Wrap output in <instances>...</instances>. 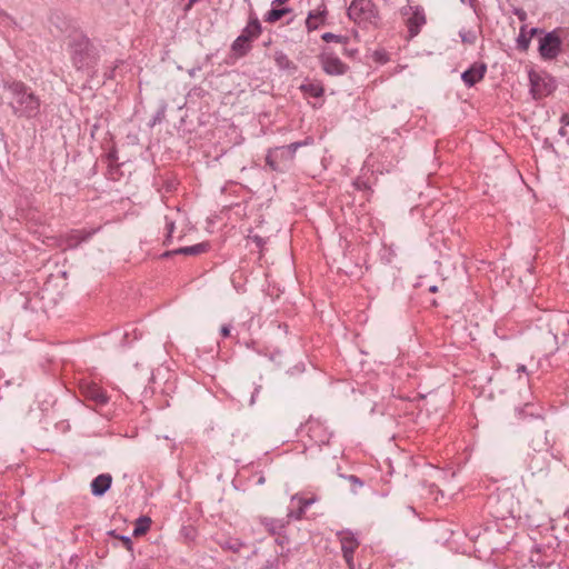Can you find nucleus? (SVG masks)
Instances as JSON below:
<instances>
[{"label":"nucleus","instance_id":"33","mask_svg":"<svg viewBox=\"0 0 569 569\" xmlns=\"http://www.w3.org/2000/svg\"><path fill=\"white\" fill-rule=\"evenodd\" d=\"M512 13L521 21L525 22L527 20V12L521 8H513Z\"/></svg>","mask_w":569,"mask_h":569},{"label":"nucleus","instance_id":"37","mask_svg":"<svg viewBox=\"0 0 569 569\" xmlns=\"http://www.w3.org/2000/svg\"><path fill=\"white\" fill-rule=\"evenodd\" d=\"M560 122L563 124V126H569V113H563L560 118Z\"/></svg>","mask_w":569,"mask_h":569},{"label":"nucleus","instance_id":"11","mask_svg":"<svg viewBox=\"0 0 569 569\" xmlns=\"http://www.w3.org/2000/svg\"><path fill=\"white\" fill-rule=\"evenodd\" d=\"M81 393L87 400L93 401L96 405H106L109 400L106 392L92 381H82L80 385Z\"/></svg>","mask_w":569,"mask_h":569},{"label":"nucleus","instance_id":"43","mask_svg":"<svg viewBox=\"0 0 569 569\" xmlns=\"http://www.w3.org/2000/svg\"><path fill=\"white\" fill-rule=\"evenodd\" d=\"M559 134L560 136H566L567 134V131H566V129L563 127L559 129Z\"/></svg>","mask_w":569,"mask_h":569},{"label":"nucleus","instance_id":"20","mask_svg":"<svg viewBox=\"0 0 569 569\" xmlns=\"http://www.w3.org/2000/svg\"><path fill=\"white\" fill-rule=\"evenodd\" d=\"M209 244L207 242L197 243L193 246L181 247L174 250L172 253L174 254H187V256H197L207 251Z\"/></svg>","mask_w":569,"mask_h":569},{"label":"nucleus","instance_id":"50","mask_svg":"<svg viewBox=\"0 0 569 569\" xmlns=\"http://www.w3.org/2000/svg\"><path fill=\"white\" fill-rule=\"evenodd\" d=\"M568 143H569V139H568Z\"/></svg>","mask_w":569,"mask_h":569},{"label":"nucleus","instance_id":"42","mask_svg":"<svg viewBox=\"0 0 569 569\" xmlns=\"http://www.w3.org/2000/svg\"><path fill=\"white\" fill-rule=\"evenodd\" d=\"M526 371H527V368H526V366H525V365H519V366L517 367V372H518V373L526 372Z\"/></svg>","mask_w":569,"mask_h":569},{"label":"nucleus","instance_id":"22","mask_svg":"<svg viewBox=\"0 0 569 569\" xmlns=\"http://www.w3.org/2000/svg\"><path fill=\"white\" fill-rule=\"evenodd\" d=\"M232 51L239 56H246L251 49V41H247L244 37L238 36L231 44Z\"/></svg>","mask_w":569,"mask_h":569},{"label":"nucleus","instance_id":"15","mask_svg":"<svg viewBox=\"0 0 569 569\" xmlns=\"http://www.w3.org/2000/svg\"><path fill=\"white\" fill-rule=\"evenodd\" d=\"M94 232L96 230L87 231L84 229L70 231L64 239V249L76 248L81 242L88 240Z\"/></svg>","mask_w":569,"mask_h":569},{"label":"nucleus","instance_id":"25","mask_svg":"<svg viewBox=\"0 0 569 569\" xmlns=\"http://www.w3.org/2000/svg\"><path fill=\"white\" fill-rule=\"evenodd\" d=\"M531 38L528 34L527 26L523 24L520 27V31L518 38L516 40L518 49L522 51H527L530 46Z\"/></svg>","mask_w":569,"mask_h":569},{"label":"nucleus","instance_id":"14","mask_svg":"<svg viewBox=\"0 0 569 569\" xmlns=\"http://www.w3.org/2000/svg\"><path fill=\"white\" fill-rule=\"evenodd\" d=\"M487 67L483 63H475L469 69L462 72L461 79L467 87H472L483 79Z\"/></svg>","mask_w":569,"mask_h":569},{"label":"nucleus","instance_id":"5","mask_svg":"<svg viewBox=\"0 0 569 569\" xmlns=\"http://www.w3.org/2000/svg\"><path fill=\"white\" fill-rule=\"evenodd\" d=\"M538 51L543 60H553L560 54L561 39L556 30L545 33L539 39Z\"/></svg>","mask_w":569,"mask_h":569},{"label":"nucleus","instance_id":"4","mask_svg":"<svg viewBox=\"0 0 569 569\" xmlns=\"http://www.w3.org/2000/svg\"><path fill=\"white\" fill-rule=\"evenodd\" d=\"M348 17L358 24L371 23L377 18V9L371 0H352Z\"/></svg>","mask_w":569,"mask_h":569},{"label":"nucleus","instance_id":"35","mask_svg":"<svg viewBox=\"0 0 569 569\" xmlns=\"http://www.w3.org/2000/svg\"><path fill=\"white\" fill-rule=\"evenodd\" d=\"M230 331H231V326L230 325H223L220 329V333L222 337L227 338L229 337L230 335Z\"/></svg>","mask_w":569,"mask_h":569},{"label":"nucleus","instance_id":"46","mask_svg":"<svg viewBox=\"0 0 569 569\" xmlns=\"http://www.w3.org/2000/svg\"><path fill=\"white\" fill-rule=\"evenodd\" d=\"M430 291H431V292H436V291H437V287H436V286H432V287L430 288Z\"/></svg>","mask_w":569,"mask_h":569},{"label":"nucleus","instance_id":"17","mask_svg":"<svg viewBox=\"0 0 569 569\" xmlns=\"http://www.w3.org/2000/svg\"><path fill=\"white\" fill-rule=\"evenodd\" d=\"M217 543L226 551H231L233 553L240 552L242 548L247 546L244 541L236 537H222L217 540Z\"/></svg>","mask_w":569,"mask_h":569},{"label":"nucleus","instance_id":"32","mask_svg":"<svg viewBox=\"0 0 569 569\" xmlns=\"http://www.w3.org/2000/svg\"><path fill=\"white\" fill-rule=\"evenodd\" d=\"M306 510L303 508H300V505H298V509L297 510H290L288 512V518H292V519H296V520H300L302 518V516L305 515Z\"/></svg>","mask_w":569,"mask_h":569},{"label":"nucleus","instance_id":"23","mask_svg":"<svg viewBox=\"0 0 569 569\" xmlns=\"http://www.w3.org/2000/svg\"><path fill=\"white\" fill-rule=\"evenodd\" d=\"M261 522L271 535H279L286 527L282 519L264 518Z\"/></svg>","mask_w":569,"mask_h":569},{"label":"nucleus","instance_id":"29","mask_svg":"<svg viewBox=\"0 0 569 569\" xmlns=\"http://www.w3.org/2000/svg\"><path fill=\"white\" fill-rule=\"evenodd\" d=\"M321 38L326 42L335 41V42H339V43H346V41H347L346 37H342V36H339V34H335V33H331V32L323 33L321 36Z\"/></svg>","mask_w":569,"mask_h":569},{"label":"nucleus","instance_id":"16","mask_svg":"<svg viewBox=\"0 0 569 569\" xmlns=\"http://www.w3.org/2000/svg\"><path fill=\"white\" fill-rule=\"evenodd\" d=\"M112 482V477L109 473H102L96 477L91 482V492L93 496L104 495Z\"/></svg>","mask_w":569,"mask_h":569},{"label":"nucleus","instance_id":"12","mask_svg":"<svg viewBox=\"0 0 569 569\" xmlns=\"http://www.w3.org/2000/svg\"><path fill=\"white\" fill-rule=\"evenodd\" d=\"M92 62V56L89 51V42L87 40L76 44L72 52V63L78 70L88 68Z\"/></svg>","mask_w":569,"mask_h":569},{"label":"nucleus","instance_id":"34","mask_svg":"<svg viewBox=\"0 0 569 569\" xmlns=\"http://www.w3.org/2000/svg\"><path fill=\"white\" fill-rule=\"evenodd\" d=\"M249 239L253 241L258 248H262V246L264 244L263 239L258 234L251 236L249 237Z\"/></svg>","mask_w":569,"mask_h":569},{"label":"nucleus","instance_id":"41","mask_svg":"<svg viewBox=\"0 0 569 569\" xmlns=\"http://www.w3.org/2000/svg\"><path fill=\"white\" fill-rule=\"evenodd\" d=\"M259 393V388H256L254 392L252 393L251 396V399H250V406L254 405L256 402V397L257 395Z\"/></svg>","mask_w":569,"mask_h":569},{"label":"nucleus","instance_id":"31","mask_svg":"<svg viewBox=\"0 0 569 569\" xmlns=\"http://www.w3.org/2000/svg\"><path fill=\"white\" fill-rule=\"evenodd\" d=\"M461 40L466 43H473L476 40V36L473 32L470 31H460L459 32Z\"/></svg>","mask_w":569,"mask_h":569},{"label":"nucleus","instance_id":"30","mask_svg":"<svg viewBox=\"0 0 569 569\" xmlns=\"http://www.w3.org/2000/svg\"><path fill=\"white\" fill-rule=\"evenodd\" d=\"M166 230H167V237H166V243L170 241L172 238L173 231H174V222L172 220H169L168 217H166Z\"/></svg>","mask_w":569,"mask_h":569},{"label":"nucleus","instance_id":"27","mask_svg":"<svg viewBox=\"0 0 569 569\" xmlns=\"http://www.w3.org/2000/svg\"><path fill=\"white\" fill-rule=\"evenodd\" d=\"M317 497H311V498H302L301 496H299L298 493L293 495L291 497V502H298V505H300V508H303L305 510H307V508H309L310 506H312L315 502H317Z\"/></svg>","mask_w":569,"mask_h":569},{"label":"nucleus","instance_id":"38","mask_svg":"<svg viewBox=\"0 0 569 569\" xmlns=\"http://www.w3.org/2000/svg\"><path fill=\"white\" fill-rule=\"evenodd\" d=\"M537 33H542V30H540L538 28H531L530 30H528V34L530 36L531 39Z\"/></svg>","mask_w":569,"mask_h":569},{"label":"nucleus","instance_id":"45","mask_svg":"<svg viewBox=\"0 0 569 569\" xmlns=\"http://www.w3.org/2000/svg\"><path fill=\"white\" fill-rule=\"evenodd\" d=\"M196 72H197V70H196V69H190V70H189V74H190V77H194V76H196Z\"/></svg>","mask_w":569,"mask_h":569},{"label":"nucleus","instance_id":"36","mask_svg":"<svg viewBox=\"0 0 569 569\" xmlns=\"http://www.w3.org/2000/svg\"><path fill=\"white\" fill-rule=\"evenodd\" d=\"M348 480L355 485H358L359 487L363 486V482L357 476L351 475L348 477Z\"/></svg>","mask_w":569,"mask_h":569},{"label":"nucleus","instance_id":"21","mask_svg":"<svg viewBox=\"0 0 569 569\" xmlns=\"http://www.w3.org/2000/svg\"><path fill=\"white\" fill-rule=\"evenodd\" d=\"M302 92L309 97L319 98L323 94V87L318 81H308L300 86Z\"/></svg>","mask_w":569,"mask_h":569},{"label":"nucleus","instance_id":"44","mask_svg":"<svg viewBox=\"0 0 569 569\" xmlns=\"http://www.w3.org/2000/svg\"><path fill=\"white\" fill-rule=\"evenodd\" d=\"M122 540H123V542H126L127 545H130V543H131V540H130V538H129V537H124V536H123V537H122Z\"/></svg>","mask_w":569,"mask_h":569},{"label":"nucleus","instance_id":"24","mask_svg":"<svg viewBox=\"0 0 569 569\" xmlns=\"http://www.w3.org/2000/svg\"><path fill=\"white\" fill-rule=\"evenodd\" d=\"M289 12H291L290 8L272 7V9L267 12L264 20L269 23H273Z\"/></svg>","mask_w":569,"mask_h":569},{"label":"nucleus","instance_id":"40","mask_svg":"<svg viewBox=\"0 0 569 569\" xmlns=\"http://www.w3.org/2000/svg\"><path fill=\"white\" fill-rule=\"evenodd\" d=\"M198 1H199V0H189V1H188V3L186 4L184 10H186V11H189V10L193 7V4H194L196 2H198Z\"/></svg>","mask_w":569,"mask_h":569},{"label":"nucleus","instance_id":"8","mask_svg":"<svg viewBox=\"0 0 569 569\" xmlns=\"http://www.w3.org/2000/svg\"><path fill=\"white\" fill-rule=\"evenodd\" d=\"M305 429L309 436V438L318 446L327 445L329 443V440L331 438V432L329 431L328 427L325 426V423L320 419H309L306 425Z\"/></svg>","mask_w":569,"mask_h":569},{"label":"nucleus","instance_id":"6","mask_svg":"<svg viewBox=\"0 0 569 569\" xmlns=\"http://www.w3.org/2000/svg\"><path fill=\"white\" fill-rule=\"evenodd\" d=\"M401 14L406 18L410 38H415L426 24L425 10L420 6H407L401 8Z\"/></svg>","mask_w":569,"mask_h":569},{"label":"nucleus","instance_id":"28","mask_svg":"<svg viewBox=\"0 0 569 569\" xmlns=\"http://www.w3.org/2000/svg\"><path fill=\"white\" fill-rule=\"evenodd\" d=\"M274 60L279 68H281V69L290 68L291 62L283 52H277L274 56Z\"/></svg>","mask_w":569,"mask_h":569},{"label":"nucleus","instance_id":"26","mask_svg":"<svg viewBox=\"0 0 569 569\" xmlns=\"http://www.w3.org/2000/svg\"><path fill=\"white\" fill-rule=\"evenodd\" d=\"M151 520L148 517H140L137 521V525L133 529L134 536L143 535L150 527Z\"/></svg>","mask_w":569,"mask_h":569},{"label":"nucleus","instance_id":"1","mask_svg":"<svg viewBox=\"0 0 569 569\" xmlns=\"http://www.w3.org/2000/svg\"><path fill=\"white\" fill-rule=\"evenodd\" d=\"M486 508L496 520L509 521L506 526H512L516 519L522 518V507L509 488L498 489L490 493Z\"/></svg>","mask_w":569,"mask_h":569},{"label":"nucleus","instance_id":"9","mask_svg":"<svg viewBox=\"0 0 569 569\" xmlns=\"http://www.w3.org/2000/svg\"><path fill=\"white\" fill-rule=\"evenodd\" d=\"M338 538L341 543V550L343 558L349 567V569H353V553L356 549L359 547V540L355 536V533L350 530H342L338 532Z\"/></svg>","mask_w":569,"mask_h":569},{"label":"nucleus","instance_id":"2","mask_svg":"<svg viewBox=\"0 0 569 569\" xmlns=\"http://www.w3.org/2000/svg\"><path fill=\"white\" fill-rule=\"evenodd\" d=\"M3 88L11 94L9 104L14 116L32 119L39 114L41 101L26 83L21 81H6Z\"/></svg>","mask_w":569,"mask_h":569},{"label":"nucleus","instance_id":"49","mask_svg":"<svg viewBox=\"0 0 569 569\" xmlns=\"http://www.w3.org/2000/svg\"><path fill=\"white\" fill-rule=\"evenodd\" d=\"M461 2H465V0H461Z\"/></svg>","mask_w":569,"mask_h":569},{"label":"nucleus","instance_id":"18","mask_svg":"<svg viewBox=\"0 0 569 569\" xmlns=\"http://www.w3.org/2000/svg\"><path fill=\"white\" fill-rule=\"evenodd\" d=\"M261 33V24L256 16L250 17L247 26L241 32V37H244L247 41H253Z\"/></svg>","mask_w":569,"mask_h":569},{"label":"nucleus","instance_id":"19","mask_svg":"<svg viewBox=\"0 0 569 569\" xmlns=\"http://www.w3.org/2000/svg\"><path fill=\"white\" fill-rule=\"evenodd\" d=\"M528 468L530 469L531 473L535 476L537 473H541L547 469V462L545 455L542 453H536L530 458Z\"/></svg>","mask_w":569,"mask_h":569},{"label":"nucleus","instance_id":"47","mask_svg":"<svg viewBox=\"0 0 569 569\" xmlns=\"http://www.w3.org/2000/svg\"><path fill=\"white\" fill-rule=\"evenodd\" d=\"M273 562H274V561H272V562H269V561H268V566H267V567H268V568H269V567H272V566H273Z\"/></svg>","mask_w":569,"mask_h":569},{"label":"nucleus","instance_id":"3","mask_svg":"<svg viewBox=\"0 0 569 569\" xmlns=\"http://www.w3.org/2000/svg\"><path fill=\"white\" fill-rule=\"evenodd\" d=\"M312 143L313 139L308 137L303 141L272 148L266 156V162L274 171L288 170L293 162L297 150L301 147L310 146Z\"/></svg>","mask_w":569,"mask_h":569},{"label":"nucleus","instance_id":"48","mask_svg":"<svg viewBox=\"0 0 569 569\" xmlns=\"http://www.w3.org/2000/svg\"><path fill=\"white\" fill-rule=\"evenodd\" d=\"M263 481H264V479L261 477L258 482L263 483Z\"/></svg>","mask_w":569,"mask_h":569},{"label":"nucleus","instance_id":"7","mask_svg":"<svg viewBox=\"0 0 569 569\" xmlns=\"http://www.w3.org/2000/svg\"><path fill=\"white\" fill-rule=\"evenodd\" d=\"M522 517L528 521L529 526L536 528L547 526L550 520L538 499L532 500L529 507L522 508Z\"/></svg>","mask_w":569,"mask_h":569},{"label":"nucleus","instance_id":"39","mask_svg":"<svg viewBox=\"0 0 569 569\" xmlns=\"http://www.w3.org/2000/svg\"><path fill=\"white\" fill-rule=\"evenodd\" d=\"M286 2H288V0H272L271 6L280 7V6L284 4Z\"/></svg>","mask_w":569,"mask_h":569},{"label":"nucleus","instance_id":"10","mask_svg":"<svg viewBox=\"0 0 569 569\" xmlns=\"http://www.w3.org/2000/svg\"><path fill=\"white\" fill-rule=\"evenodd\" d=\"M320 62L323 71L330 76H342L348 70V66L328 49H325L320 54Z\"/></svg>","mask_w":569,"mask_h":569},{"label":"nucleus","instance_id":"13","mask_svg":"<svg viewBox=\"0 0 569 569\" xmlns=\"http://www.w3.org/2000/svg\"><path fill=\"white\" fill-rule=\"evenodd\" d=\"M327 17V7L322 2L316 9L309 11L306 20V28L308 31L317 30L325 23Z\"/></svg>","mask_w":569,"mask_h":569}]
</instances>
